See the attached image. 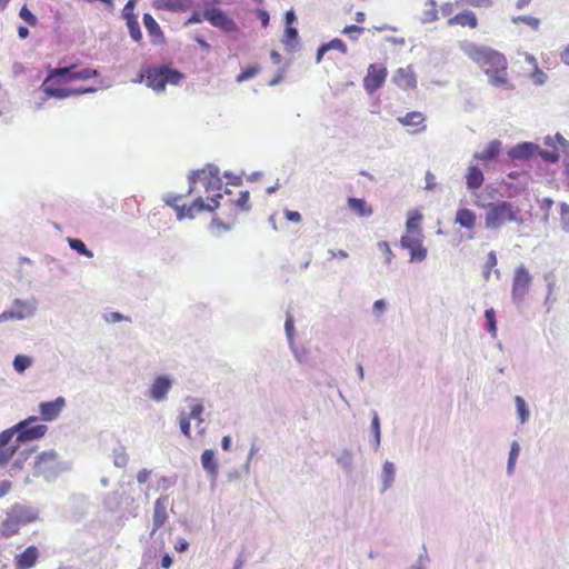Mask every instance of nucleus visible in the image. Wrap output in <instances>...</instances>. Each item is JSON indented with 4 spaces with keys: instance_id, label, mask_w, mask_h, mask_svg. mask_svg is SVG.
<instances>
[{
    "instance_id": "nucleus-1",
    "label": "nucleus",
    "mask_w": 569,
    "mask_h": 569,
    "mask_svg": "<svg viewBox=\"0 0 569 569\" xmlns=\"http://www.w3.org/2000/svg\"><path fill=\"white\" fill-rule=\"evenodd\" d=\"M198 186L203 189L207 197L198 196L190 206L180 204L183 196H171L166 199V203L174 209L179 220L184 218L192 219L198 213L204 211L212 212L219 207V200L223 198L221 193L222 180L219 176V170L217 168H209L194 171L189 177L188 193L200 192Z\"/></svg>"
},
{
    "instance_id": "nucleus-2",
    "label": "nucleus",
    "mask_w": 569,
    "mask_h": 569,
    "mask_svg": "<svg viewBox=\"0 0 569 569\" xmlns=\"http://www.w3.org/2000/svg\"><path fill=\"white\" fill-rule=\"evenodd\" d=\"M465 52L489 77L492 86L508 87V62L502 53L472 43L465 48Z\"/></svg>"
},
{
    "instance_id": "nucleus-3",
    "label": "nucleus",
    "mask_w": 569,
    "mask_h": 569,
    "mask_svg": "<svg viewBox=\"0 0 569 569\" xmlns=\"http://www.w3.org/2000/svg\"><path fill=\"white\" fill-rule=\"evenodd\" d=\"M143 78H146V83L149 88L157 92H162L167 84H179L184 78V74L168 66L147 67L143 69V72L140 73L138 81H142Z\"/></svg>"
},
{
    "instance_id": "nucleus-4",
    "label": "nucleus",
    "mask_w": 569,
    "mask_h": 569,
    "mask_svg": "<svg viewBox=\"0 0 569 569\" xmlns=\"http://www.w3.org/2000/svg\"><path fill=\"white\" fill-rule=\"evenodd\" d=\"M77 64H71L69 67L64 68H56L51 70L48 74V77L44 79V81L41 84L42 91L46 93L47 97L63 99L70 96H76L80 93H87V92H93V88L82 89V90H74V89H67L61 88V83H66V76L69 72L70 69H76Z\"/></svg>"
},
{
    "instance_id": "nucleus-5",
    "label": "nucleus",
    "mask_w": 569,
    "mask_h": 569,
    "mask_svg": "<svg viewBox=\"0 0 569 569\" xmlns=\"http://www.w3.org/2000/svg\"><path fill=\"white\" fill-rule=\"evenodd\" d=\"M507 222L521 223L519 210L509 201L489 203L485 216V224L488 229H498Z\"/></svg>"
},
{
    "instance_id": "nucleus-6",
    "label": "nucleus",
    "mask_w": 569,
    "mask_h": 569,
    "mask_svg": "<svg viewBox=\"0 0 569 569\" xmlns=\"http://www.w3.org/2000/svg\"><path fill=\"white\" fill-rule=\"evenodd\" d=\"M13 429L18 432L17 442H24L42 438L46 435L48 427L46 425L37 423V417H29L17 423Z\"/></svg>"
},
{
    "instance_id": "nucleus-7",
    "label": "nucleus",
    "mask_w": 569,
    "mask_h": 569,
    "mask_svg": "<svg viewBox=\"0 0 569 569\" xmlns=\"http://www.w3.org/2000/svg\"><path fill=\"white\" fill-rule=\"evenodd\" d=\"M203 19L211 26L221 29L224 32H237L238 26L223 10L219 8H209L203 11Z\"/></svg>"
},
{
    "instance_id": "nucleus-8",
    "label": "nucleus",
    "mask_w": 569,
    "mask_h": 569,
    "mask_svg": "<svg viewBox=\"0 0 569 569\" xmlns=\"http://www.w3.org/2000/svg\"><path fill=\"white\" fill-rule=\"evenodd\" d=\"M532 277L523 264L519 266L515 270L512 278L511 296L516 301H521L529 291Z\"/></svg>"
},
{
    "instance_id": "nucleus-9",
    "label": "nucleus",
    "mask_w": 569,
    "mask_h": 569,
    "mask_svg": "<svg viewBox=\"0 0 569 569\" xmlns=\"http://www.w3.org/2000/svg\"><path fill=\"white\" fill-rule=\"evenodd\" d=\"M423 234L406 233L400 239L402 248L408 249L410 261L421 262L427 257V249L422 244Z\"/></svg>"
},
{
    "instance_id": "nucleus-10",
    "label": "nucleus",
    "mask_w": 569,
    "mask_h": 569,
    "mask_svg": "<svg viewBox=\"0 0 569 569\" xmlns=\"http://www.w3.org/2000/svg\"><path fill=\"white\" fill-rule=\"evenodd\" d=\"M387 68L382 64L371 63L367 69V74L363 78V88L368 93L376 92L382 87L387 79Z\"/></svg>"
},
{
    "instance_id": "nucleus-11",
    "label": "nucleus",
    "mask_w": 569,
    "mask_h": 569,
    "mask_svg": "<svg viewBox=\"0 0 569 569\" xmlns=\"http://www.w3.org/2000/svg\"><path fill=\"white\" fill-rule=\"evenodd\" d=\"M58 456L54 451H44L37 456L33 463V476L46 477L54 472L58 465Z\"/></svg>"
},
{
    "instance_id": "nucleus-12",
    "label": "nucleus",
    "mask_w": 569,
    "mask_h": 569,
    "mask_svg": "<svg viewBox=\"0 0 569 569\" xmlns=\"http://www.w3.org/2000/svg\"><path fill=\"white\" fill-rule=\"evenodd\" d=\"M168 502V496H161L154 501L151 535H154L167 522L169 518L167 512Z\"/></svg>"
},
{
    "instance_id": "nucleus-13",
    "label": "nucleus",
    "mask_w": 569,
    "mask_h": 569,
    "mask_svg": "<svg viewBox=\"0 0 569 569\" xmlns=\"http://www.w3.org/2000/svg\"><path fill=\"white\" fill-rule=\"evenodd\" d=\"M40 558V551L36 546H29L24 551L14 556L16 569H32Z\"/></svg>"
},
{
    "instance_id": "nucleus-14",
    "label": "nucleus",
    "mask_w": 569,
    "mask_h": 569,
    "mask_svg": "<svg viewBox=\"0 0 569 569\" xmlns=\"http://www.w3.org/2000/svg\"><path fill=\"white\" fill-rule=\"evenodd\" d=\"M64 406L66 400L62 397H58L53 401L41 402L39 406L41 418L44 421H52L57 419Z\"/></svg>"
},
{
    "instance_id": "nucleus-15",
    "label": "nucleus",
    "mask_w": 569,
    "mask_h": 569,
    "mask_svg": "<svg viewBox=\"0 0 569 569\" xmlns=\"http://www.w3.org/2000/svg\"><path fill=\"white\" fill-rule=\"evenodd\" d=\"M449 27L460 26L462 28L476 29L478 27L477 14L469 9H466L447 20Z\"/></svg>"
},
{
    "instance_id": "nucleus-16",
    "label": "nucleus",
    "mask_w": 569,
    "mask_h": 569,
    "mask_svg": "<svg viewBox=\"0 0 569 569\" xmlns=\"http://www.w3.org/2000/svg\"><path fill=\"white\" fill-rule=\"evenodd\" d=\"M393 82L403 90L416 88L417 79L411 67L400 68L393 76Z\"/></svg>"
},
{
    "instance_id": "nucleus-17",
    "label": "nucleus",
    "mask_w": 569,
    "mask_h": 569,
    "mask_svg": "<svg viewBox=\"0 0 569 569\" xmlns=\"http://www.w3.org/2000/svg\"><path fill=\"white\" fill-rule=\"evenodd\" d=\"M192 7L191 0H154L153 8L171 12H187Z\"/></svg>"
},
{
    "instance_id": "nucleus-18",
    "label": "nucleus",
    "mask_w": 569,
    "mask_h": 569,
    "mask_svg": "<svg viewBox=\"0 0 569 569\" xmlns=\"http://www.w3.org/2000/svg\"><path fill=\"white\" fill-rule=\"evenodd\" d=\"M143 24L153 44H162L166 41L163 31L150 13L143 14Z\"/></svg>"
},
{
    "instance_id": "nucleus-19",
    "label": "nucleus",
    "mask_w": 569,
    "mask_h": 569,
    "mask_svg": "<svg viewBox=\"0 0 569 569\" xmlns=\"http://www.w3.org/2000/svg\"><path fill=\"white\" fill-rule=\"evenodd\" d=\"M171 388V380L167 377H157L150 387V398L156 401H161L166 398Z\"/></svg>"
},
{
    "instance_id": "nucleus-20",
    "label": "nucleus",
    "mask_w": 569,
    "mask_h": 569,
    "mask_svg": "<svg viewBox=\"0 0 569 569\" xmlns=\"http://www.w3.org/2000/svg\"><path fill=\"white\" fill-rule=\"evenodd\" d=\"M426 117L420 111H410L406 113L403 117L398 118V122L405 127H418L415 132H423L427 129L425 123Z\"/></svg>"
},
{
    "instance_id": "nucleus-21",
    "label": "nucleus",
    "mask_w": 569,
    "mask_h": 569,
    "mask_svg": "<svg viewBox=\"0 0 569 569\" xmlns=\"http://www.w3.org/2000/svg\"><path fill=\"white\" fill-rule=\"evenodd\" d=\"M538 151V146L531 142H525L517 144L511 148L508 152L509 157L517 160H527L531 157L536 156Z\"/></svg>"
},
{
    "instance_id": "nucleus-22",
    "label": "nucleus",
    "mask_w": 569,
    "mask_h": 569,
    "mask_svg": "<svg viewBox=\"0 0 569 569\" xmlns=\"http://www.w3.org/2000/svg\"><path fill=\"white\" fill-rule=\"evenodd\" d=\"M455 222L465 229L472 230L477 223V214L467 208L458 209Z\"/></svg>"
},
{
    "instance_id": "nucleus-23",
    "label": "nucleus",
    "mask_w": 569,
    "mask_h": 569,
    "mask_svg": "<svg viewBox=\"0 0 569 569\" xmlns=\"http://www.w3.org/2000/svg\"><path fill=\"white\" fill-rule=\"evenodd\" d=\"M485 181L481 169L477 166H470L466 173V184L469 190L479 189Z\"/></svg>"
},
{
    "instance_id": "nucleus-24",
    "label": "nucleus",
    "mask_w": 569,
    "mask_h": 569,
    "mask_svg": "<svg viewBox=\"0 0 569 569\" xmlns=\"http://www.w3.org/2000/svg\"><path fill=\"white\" fill-rule=\"evenodd\" d=\"M422 220L423 217L420 211L411 210L408 212L406 221V233L422 234Z\"/></svg>"
},
{
    "instance_id": "nucleus-25",
    "label": "nucleus",
    "mask_w": 569,
    "mask_h": 569,
    "mask_svg": "<svg viewBox=\"0 0 569 569\" xmlns=\"http://www.w3.org/2000/svg\"><path fill=\"white\" fill-rule=\"evenodd\" d=\"M348 208L359 217H370L373 213L372 207L360 198H349Z\"/></svg>"
},
{
    "instance_id": "nucleus-26",
    "label": "nucleus",
    "mask_w": 569,
    "mask_h": 569,
    "mask_svg": "<svg viewBox=\"0 0 569 569\" xmlns=\"http://www.w3.org/2000/svg\"><path fill=\"white\" fill-rule=\"evenodd\" d=\"M500 151L501 142L499 140H492L483 151L475 153L473 158L487 162L496 159Z\"/></svg>"
},
{
    "instance_id": "nucleus-27",
    "label": "nucleus",
    "mask_w": 569,
    "mask_h": 569,
    "mask_svg": "<svg viewBox=\"0 0 569 569\" xmlns=\"http://www.w3.org/2000/svg\"><path fill=\"white\" fill-rule=\"evenodd\" d=\"M201 465L203 469L212 477L218 476V463L216 461L214 451L206 449L201 455Z\"/></svg>"
},
{
    "instance_id": "nucleus-28",
    "label": "nucleus",
    "mask_w": 569,
    "mask_h": 569,
    "mask_svg": "<svg viewBox=\"0 0 569 569\" xmlns=\"http://www.w3.org/2000/svg\"><path fill=\"white\" fill-rule=\"evenodd\" d=\"M329 50H338L345 54V53H347V46L345 44V42L342 40H340L338 38L332 39L331 41L321 44L317 51V58H316L317 63H319L322 60L325 53Z\"/></svg>"
},
{
    "instance_id": "nucleus-29",
    "label": "nucleus",
    "mask_w": 569,
    "mask_h": 569,
    "mask_svg": "<svg viewBox=\"0 0 569 569\" xmlns=\"http://www.w3.org/2000/svg\"><path fill=\"white\" fill-rule=\"evenodd\" d=\"M74 69H70L66 76L64 82H70L73 80H87L90 78H94L98 76V71L92 68H84L80 71L74 72Z\"/></svg>"
},
{
    "instance_id": "nucleus-30",
    "label": "nucleus",
    "mask_w": 569,
    "mask_h": 569,
    "mask_svg": "<svg viewBox=\"0 0 569 569\" xmlns=\"http://www.w3.org/2000/svg\"><path fill=\"white\" fill-rule=\"evenodd\" d=\"M20 521L17 517H9L1 525V535L4 537H11L19 532Z\"/></svg>"
},
{
    "instance_id": "nucleus-31",
    "label": "nucleus",
    "mask_w": 569,
    "mask_h": 569,
    "mask_svg": "<svg viewBox=\"0 0 569 569\" xmlns=\"http://www.w3.org/2000/svg\"><path fill=\"white\" fill-rule=\"evenodd\" d=\"M126 22H127V27H128V30H129V33H130V37L132 38V40L136 42H141L142 41V32L140 30V26L137 20V17L129 16V18L126 19Z\"/></svg>"
},
{
    "instance_id": "nucleus-32",
    "label": "nucleus",
    "mask_w": 569,
    "mask_h": 569,
    "mask_svg": "<svg viewBox=\"0 0 569 569\" xmlns=\"http://www.w3.org/2000/svg\"><path fill=\"white\" fill-rule=\"evenodd\" d=\"M511 21L515 23V24H526L528 26L530 29L537 31L540 27V19L539 18H536L533 16H518V17H512Z\"/></svg>"
},
{
    "instance_id": "nucleus-33",
    "label": "nucleus",
    "mask_w": 569,
    "mask_h": 569,
    "mask_svg": "<svg viewBox=\"0 0 569 569\" xmlns=\"http://www.w3.org/2000/svg\"><path fill=\"white\" fill-rule=\"evenodd\" d=\"M498 263L497 254L495 251H490L487 256L486 262L483 264L482 276L486 281H489L491 277L492 270L496 268Z\"/></svg>"
},
{
    "instance_id": "nucleus-34",
    "label": "nucleus",
    "mask_w": 569,
    "mask_h": 569,
    "mask_svg": "<svg viewBox=\"0 0 569 569\" xmlns=\"http://www.w3.org/2000/svg\"><path fill=\"white\" fill-rule=\"evenodd\" d=\"M395 480V466L392 462L386 461L382 467L383 490L389 488Z\"/></svg>"
},
{
    "instance_id": "nucleus-35",
    "label": "nucleus",
    "mask_w": 569,
    "mask_h": 569,
    "mask_svg": "<svg viewBox=\"0 0 569 569\" xmlns=\"http://www.w3.org/2000/svg\"><path fill=\"white\" fill-rule=\"evenodd\" d=\"M67 241H68L70 248L76 250L79 254H82L87 258L93 257V252L91 250L87 249V247L82 240L76 239V238H68Z\"/></svg>"
},
{
    "instance_id": "nucleus-36",
    "label": "nucleus",
    "mask_w": 569,
    "mask_h": 569,
    "mask_svg": "<svg viewBox=\"0 0 569 569\" xmlns=\"http://www.w3.org/2000/svg\"><path fill=\"white\" fill-rule=\"evenodd\" d=\"M426 7L428 9L425 11V22H433L438 20V10H437V2L435 0H427Z\"/></svg>"
},
{
    "instance_id": "nucleus-37",
    "label": "nucleus",
    "mask_w": 569,
    "mask_h": 569,
    "mask_svg": "<svg viewBox=\"0 0 569 569\" xmlns=\"http://www.w3.org/2000/svg\"><path fill=\"white\" fill-rule=\"evenodd\" d=\"M515 402H516L517 412L519 415L520 422L525 423L529 418V410L527 409L526 402L520 396H517L515 398Z\"/></svg>"
},
{
    "instance_id": "nucleus-38",
    "label": "nucleus",
    "mask_w": 569,
    "mask_h": 569,
    "mask_svg": "<svg viewBox=\"0 0 569 569\" xmlns=\"http://www.w3.org/2000/svg\"><path fill=\"white\" fill-rule=\"evenodd\" d=\"M18 448V445H13L10 447L0 446V467L4 466L9 462V460L13 457Z\"/></svg>"
},
{
    "instance_id": "nucleus-39",
    "label": "nucleus",
    "mask_w": 569,
    "mask_h": 569,
    "mask_svg": "<svg viewBox=\"0 0 569 569\" xmlns=\"http://www.w3.org/2000/svg\"><path fill=\"white\" fill-rule=\"evenodd\" d=\"M31 366V359L23 355H18L13 360V368L17 372H23Z\"/></svg>"
},
{
    "instance_id": "nucleus-40",
    "label": "nucleus",
    "mask_w": 569,
    "mask_h": 569,
    "mask_svg": "<svg viewBox=\"0 0 569 569\" xmlns=\"http://www.w3.org/2000/svg\"><path fill=\"white\" fill-rule=\"evenodd\" d=\"M237 209L242 211H249L251 206L249 203V191H241L239 198L234 201Z\"/></svg>"
},
{
    "instance_id": "nucleus-41",
    "label": "nucleus",
    "mask_w": 569,
    "mask_h": 569,
    "mask_svg": "<svg viewBox=\"0 0 569 569\" xmlns=\"http://www.w3.org/2000/svg\"><path fill=\"white\" fill-rule=\"evenodd\" d=\"M258 72H259V67H257V66L247 67L237 76V82H242V81H246L248 79H251Z\"/></svg>"
},
{
    "instance_id": "nucleus-42",
    "label": "nucleus",
    "mask_w": 569,
    "mask_h": 569,
    "mask_svg": "<svg viewBox=\"0 0 569 569\" xmlns=\"http://www.w3.org/2000/svg\"><path fill=\"white\" fill-rule=\"evenodd\" d=\"M536 154L540 156L545 161L550 162V163L558 162L559 158H560V154L558 151L541 150L539 147H538V151L536 152Z\"/></svg>"
},
{
    "instance_id": "nucleus-43",
    "label": "nucleus",
    "mask_w": 569,
    "mask_h": 569,
    "mask_svg": "<svg viewBox=\"0 0 569 569\" xmlns=\"http://www.w3.org/2000/svg\"><path fill=\"white\" fill-rule=\"evenodd\" d=\"M485 317L488 322V331L491 333L492 337H496L497 335V323H496V315L493 309H487L485 312Z\"/></svg>"
},
{
    "instance_id": "nucleus-44",
    "label": "nucleus",
    "mask_w": 569,
    "mask_h": 569,
    "mask_svg": "<svg viewBox=\"0 0 569 569\" xmlns=\"http://www.w3.org/2000/svg\"><path fill=\"white\" fill-rule=\"evenodd\" d=\"M560 221L562 229L569 232V204L566 202L560 203Z\"/></svg>"
},
{
    "instance_id": "nucleus-45",
    "label": "nucleus",
    "mask_w": 569,
    "mask_h": 569,
    "mask_svg": "<svg viewBox=\"0 0 569 569\" xmlns=\"http://www.w3.org/2000/svg\"><path fill=\"white\" fill-rule=\"evenodd\" d=\"M179 425L181 432L187 437H191V427H190V417H187L186 413H181L179 416Z\"/></svg>"
},
{
    "instance_id": "nucleus-46",
    "label": "nucleus",
    "mask_w": 569,
    "mask_h": 569,
    "mask_svg": "<svg viewBox=\"0 0 569 569\" xmlns=\"http://www.w3.org/2000/svg\"><path fill=\"white\" fill-rule=\"evenodd\" d=\"M202 413H203V406L201 403H194L191 407L190 413L187 415V417H190V420L193 419L201 423V422H203Z\"/></svg>"
},
{
    "instance_id": "nucleus-47",
    "label": "nucleus",
    "mask_w": 569,
    "mask_h": 569,
    "mask_svg": "<svg viewBox=\"0 0 569 569\" xmlns=\"http://www.w3.org/2000/svg\"><path fill=\"white\" fill-rule=\"evenodd\" d=\"M298 40V31L292 26H286L284 29V40L283 43L291 44L293 42H297Z\"/></svg>"
},
{
    "instance_id": "nucleus-48",
    "label": "nucleus",
    "mask_w": 569,
    "mask_h": 569,
    "mask_svg": "<svg viewBox=\"0 0 569 569\" xmlns=\"http://www.w3.org/2000/svg\"><path fill=\"white\" fill-rule=\"evenodd\" d=\"M365 29L362 27H358L355 24L347 26L342 33L349 36L351 39L356 40L360 34H362Z\"/></svg>"
},
{
    "instance_id": "nucleus-49",
    "label": "nucleus",
    "mask_w": 569,
    "mask_h": 569,
    "mask_svg": "<svg viewBox=\"0 0 569 569\" xmlns=\"http://www.w3.org/2000/svg\"><path fill=\"white\" fill-rule=\"evenodd\" d=\"M518 455H519V445L515 441L512 442L511 445V450H510V453H509V459H508V470L509 472H511L515 463H516V460L518 458Z\"/></svg>"
},
{
    "instance_id": "nucleus-50",
    "label": "nucleus",
    "mask_w": 569,
    "mask_h": 569,
    "mask_svg": "<svg viewBox=\"0 0 569 569\" xmlns=\"http://www.w3.org/2000/svg\"><path fill=\"white\" fill-rule=\"evenodd\" d=\"M17 430L13 428L7 429L0 433V446L10 447V442L13 438V435Z\"/></svg>"
},
{
    "instance_id": "nucleus-51",
    "label": "nucleus",
    "mask_w": 569,
    "mask_h": 569,
    "mask_svg": "<svg viewBox=\"0 0 569 569\" xmlns=\"http://www.w3.org/2000/svg\"><path fill=\"white\" fill-rule=\"evenodd\" d=\"M378 248L385 256L386 263H390L393 258V253L391 251L389 243L387 241H381L378 243Z\"/></svg>"
},
{
    "instance_id": "nucleus-52",
    "label": "nucleus",
    "mask_w": 569,
    "mask_h": 569,
    "mask_svg": "<svg viewBox=\"0 0 569 569\" xmlns=\"http://www.w3.org/2000/svg\"><path fill=\"white\" fill-rule=\"evenodd\" d=\"M20 17L27 22L29 23L30 26H36L37 23V19L36 17L32 14V12L27 9L26 7H22L21 10H20Z\"/></svg>"
},
{
    "instance_id": "nucleus-53",
    "label": "nucleus",
    "mask_w": 569,
    "mask_h": 569,
    "mask_svg": "<svg viewBox=\"0 0 569 569\" xmlns=\"http://www.w3.org/2000/svg\"><path fill=\"white\" fill-rule=\"evenodd\" d=\"M371 428L375 433V438H376V442H377V447H378L380 445V423H379V418H378L377 413L373 415V418L371 421Z\"/></svg>"
},
{
    "instance_id": "nucleus-54",
    "label": "nucleus",
    "mask_w": 569,
    "mask_h": 569,
    "mask_svg": "<svg viewBox=\"0 0 569 569\" xmlns=\"http://www.w3.org/2000/svg\"><path fill=\"white\" fill-rule=\"evenodd\" d=\"M283 216L288 221L300 223L302 221L301 214L298 211L284 209Z\"/></svg>"
},
{
    "instance_id": "nucleus-55",
    "label": "nucleus",
    "mask_w": 569,
    "mask_h": 569,
    "mask_svg": "<svg viewBox=\"0 0 569 569\" xmlns=\"http://www.w3.org/2000/svg\"><path fill=\"white\" fill-rule=\"evenodd\" d=\"M455 11V3L452 2H445L440 7V12L443 17H447L448 19L451 18Z\"/></svg>"
},
{
    "instance_id": "nucleus-56",
    "label": "nucleus",
    "mask_w": 569,
    "mask_h": 569,
    "mask_svg": "<svg viewBox=\"0 0 569 569\" xmlns=\"http://www.w3.org/2000/svg\"><path fill=\"white\" fill-rule=\"evenodd\" d=\"M133 7H134V0H129L122 10V16L124 19H128L129 16H134Z\"/></svg>"
},
{
    "instance_id": "nucleus-57",
    "label": "nucleus",
    "mask_w": 569,
    "mask_h": 569,
    "mask_svg": "<svg viewBox=\"0 0 569 569\" xmlns=\"http://www.w3.org/2000/svg\"><path fill=\"white\" fill-rule=\"evenodd\" d=\"M174 550L177 552H184L188 550L189 548V542L186 540V539H179L174 546H173Z\"/></svg>"
},
{
    "instance_id": "nucleus-58",
    "label": "nucleus",
    "mask_w": 569,
    "mask_h": 569,
    "mask_svg": "<svg viewBox=\"0 0 569 569\" xmlns=\"http://www.w3.org/2000/svg\"><path fill=\"white\" fill-rule=\"evenodd\" d=\"M150 475H151V471L147 470V469H141L140 471H138L137 473V480L139 483H144L149 480L150 478Z\"/></svg>"
},
{
    "instance_id": "nucleus-59",
    "label": "nucleus",
    "mask_w": 569,
    "mask_h": 569,
    "mask_svg": "<svg viewBox=\"0 0 569 569\" xmlns=\"http://www.w3.org/2000/svg\"><path fill=\"white\" fill-rule=\"evenodd\" d=\"M436 177L430 171L426 173V189L432 190L436 188Z\"/></svg>"
},
{
    "instance_id": "nucleus-60",
    "label": "nucleus",
    "mask_w": 569,
    "mask_h": 569,
    "mask_svg": "<svg viewBox=\"0 0 569 569\" xmlns=\"http://www.w3.org/2000/svg\"><path fill=\"white\" fill-rule=\"evenodd\" d=\"M257 16L259 20L261 21V24L266 28L269 24V13L266 10H258Z\"/></svg>"
},
{
    "instance_id": "nucleus-61",
    "label": "nucleus",
    "mask_w": 569,
    "mask_h": 569,
    "mask_svg": "<svg viewBox=\"0 0 569 569\" xmlns=\"http://www.w3.org/2000/svg\"><path fill=\"white\" fill-rule=\"evenodd\" d=\"M203 19V14H200L199 12H193V14L184 22V26H190L193 23H199Z\"/></svg>"
},
{
    "instance_id": "nucleus-62",
    "label": "nucleus",
    "mask_w": 569,
    "mask_h": 569,
    "mask_svg": "<svg viewBox=\"0 0 569 569\" xmlns=\"http://www.w3.org/2000/svg\"><path fill=\"white\" fill-rule=\"evenodd\" d=\"M373 310L377 313H379V315L382 313L386 310V302H385V300H382V299L377 300L373 303Z\"/></svg>"
},
{
    "instance_id": "nucleus-63",
    "label": "nucleus",
    "mask_w": 569,
    "mask_h": 569,
    "mask_svg": "<svg viewBox=\"0 0 569 569\" xmlns=\"http://www.w3.org/2000/svg\"><path fill=\"white\" fill-rule=\"evenodd\" d=\"M123 319H126V318L119 312H111L107 317V321H109V322H119V321H122Z\"/></svg>"
},
{
    "instance_id": "nucleus-64",
    "label": "nucleus",
    "mask_w": 569,
    "mask_h": 569,
    "mask_svg": "<svg viewBox=\"0 0 569 569\" xmlns=\"http://www.w3.org/2000/svg\"><path fill=\"white\" fill-rule=\"evenodd\" d=\"M560 59L565 64L569 66V44L560 53Z\"/></svg>"
}]
</instances>
